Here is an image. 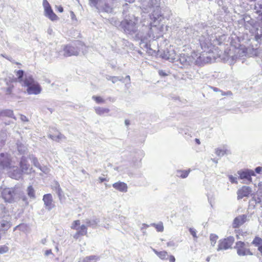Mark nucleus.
Returning <instances> with one entry per match:
<instances>
[{
  "label": "nucleus",
  "instance_id": "nucleus-18",
  "mask_svg": "<svg viewBox=\"0 0 262 262\" xmlns=\"http://www.w3.org/2000/svg\"><path fill=\"white\" fill-rule=\"evenodd\" d=\"M113 3H108L105 2L104 3H99V6H98L97 10L100 12H106L107 13H112L113 11Z\"/></svg>",
  "mask_w": 262,
  "mask_h": 262
},
{
  "label": "nucleus",
  "instance_id": "nucleus-39",
  "mask_svg": "<svg viewBox=\"0 0 262 262\" xmlns=\"http://www.w3.org/2000/svg\"><path fill=\"white\" fill-rule=\"evenodd\" d=\"M106 79L108 80L111 81L113 83H115L118 81H121L122 80L123 77L107 76Z\"/></svg>",
  "mask_w": 262,
  "mask_h": 262
},
{
  "label": "nucleus",
  "instance_id": "nucleus-7",
  "mask_svg": "<svg viewBox=\"0 0 262 262\" xmlns=\"http://www.w3.org/2000/svg\"><path fill=\"white\" fill-rule=\"evenodd\" d=\"M199 26H195L194 28L192 27H187L184 28L183 32V38L186 41H190L191 38H195L199 36V32L198 29Z\"/></svg>",
  "mask_w": 262,
  "mask_h": 262
},
{
  "label": "nucleus",
  "instance_id": "nucleus-25",
  "mask_svg": "<svg viewBox=\"0 0 262 262\" xmlns=\"http://www.w3.org/2000/svg\"><path fill=\"white\" fill-rule=\"evenodd\" d=\"M52 189L57 194L59 199L61 200L62 196H63V192L60 186L59 183L57 182H55L53 185H52Z\"/></svg>",
  "mask_w": 262,
  "mask_h": 262
},
{
  "label": "nucleus",
  "instance_id": "nucleus-46",
  "mask_svg": "<svg viewBox=\"0 0 262 262\" xmlns=\"http://www.w3.org/2000/svg\"><path fill=\"white\" fill-rule=\"evenodd\" d=\"M254 10L256 11L255 12L258 14H262V4L259 3L255 4L254 6Z\"/></svg>",
  "mask_w": 262,
  "mask_h": 262
},
{
  "label": "nucleus",
  "instance_id": "nucleus-11",
  "mask_svg": "<svg viewBox=\"0 0 262 262\" xmlns=\"http://www.w3.org/2000/svg\"><path fill=\"white\" fill-rule=\"evenodd\" d=\"M42 5L45 9V15L52 21L58 19L57 16L54 13L47 0H43Z\"/></svg>",
  "mask_w": 262,
  "mask_h": 262
},
{
  "label": "nucleus",
  "instance_id": "nucleus-15",
  "mask_svg": "<svg viewBox=\"0 0 262 262\" xmlns=\"http://www.w3.org/2000/svg\"><path fill=\"white\" fill-rule=\"evenodd\" d=\"M20 169L24 174H30L31 173L32 168L28 164L27 158L25 156H22L19 164Z\"/></svg>",
  "mask_w": 262,
  "mask_h": 262
},
{
  "label": "nucleus",
  "instance_id": "nucleus-36",
  "mask_svg": "<svg viewBox=\"0 0 262 262\" xmlns=\"http://www.w3.org/2000/svg\"><path fill=\"white\" fill-rule=\"evenodd\" d=\"M251 244L255 247H259V246L262 245V238L258 236H255Z\"/></svg>",
  "mask_w": 262,
  "mask_h": 262
},
{
  "label": "nucleus",
  "instance_id": "nucleus-27",
  "mask_svg": "<svg viewBox=\"0 0 262 262\" xmlns=\"http://www.w3.org/2000/svg\"><path fill=\"white\" fill-rule=\"evenodd\" d=\"M10 227L11 224L9 221L4 219L0 221V230L7 231Z\"/></svg>",
  "mask_w": 262,
  "mask_h": 262
},
{
  "label": "nucleus",
  "instance_id": "nucleus-2",
  "mask_svg": "<svg viewBox=\"0 0 262 262\" xmlns=\"http://www.w3.org/2000/svg\"><path fill=\"white\" fill-rule=\"evenodd\" d=\"M16 81L24 87H26V92L28 95H37L40 94L42 88L38 81L29 73H25L22 70L15 72Z\"/></svg>",
  "mask_w": 262,
  "mask_h": 262
},
{
  "label": "nucleus",
  "instance_id": "nucleus-51",
  "mask_svg": "<svg viewBox=\"0 0 262 262\" xmlns=\"http://www.w3.org/2000/svg\"><path fill=\"white\" fill-rule=\"evenodd\" d=\"M9 250V248L6 246L3 245L0 246V254H4L7 252Z\"/></svg>",
  "mask_w": 262,
  "mask_h": 262
},
{
  "label": "nucleus",
  "instance_id": "nucleus-1",
  "mask_svg": "<svg viewBox=\"0 0 262 262\" xmlns=\"http://www.w3.org/2000/svg\"><path fill=\"white\" fill-rule=\"evenodd\" d=\"M160 4V0H147L142 3V11L145 14L142 16L140 23L142 26L136 36L141 42L158 38L161 35L160 22L169 15L164 16L161 13Z\"/></svg>",
  "mask_w": 262,
  "mask_h": 262
},
{
  "label": "nucleus",
  "instance_id": "nucleus-3",
  "mask_svg": "<svg viewBox=\"0 0 262 262\" xmlns=\"http://www.w3.org/2000/svg\"><path fill=\"white\" fill-rule=\"evenodd\" d=\"M138 21L137 17L134 15L129 16L128 18L125 17L124 20L121 21V28L123 30L124 32L128 35L133 36L136 40H140V39L137 38V34L139 32L138 26L137 24Z\"/></svg>",
  "mask_w": 262,
  "mask_h": 262
},
{
  "label": "nucleus",
  "instance_id": "nucleus-23",
  "mask_svg": "<svg viewBox=\"0 0 262 262\" xmlns=\"http://www.w3.org/2000/svg\"><path fill=\"white\" fill-rule=\"evenodd\" d=\"M113 187L116 190L121 192H126L127 191V184L122 182H118L114 183Z\"/></svg>",
  "mask_w": 262,
  "mask_h": 262
},
{
  "label": "nucleus",
  "instance_id": "nucleus-57",
  "mask_svg": "<svg viewBox=\"0 0 262 262\" xmlns=\"http://www.w3.org/2000/svg\"><path fill=\"white\" fill-rule=\"evenodd\" d=\"M45 254L46 256H48L50 254H52V252L51 249L47 250L45 251Z\"/></svg>",
  "mask_w": 262,
  "mask_h": 262
},
{
  "label": "nucleus",
  "instance_id": "nucleus-10",
  "mask_svg": "<svg viewBox=\"0 0 262 262\" xmlns=\"http://www.w3.org/2000/svg\"><path fill=\"white\" fill-rule=\"evenodd\" d=\"M237 174L239 175V179L246 181L247 183L252 182V176H255V172L251 169H245L237 171Z\"/></svg>",
  "mask_w": 262,
  "mask_h": 262
},
{
  "label": "nucleus",
  "instance_id": "nucleus-13",
  "mask_svg": "<svg viewBox=\"0 0 262 262\" xmlns=\"http://www.w3.org/2000/svg\"><path fill=\"white\" fill-rule=\"evenodd\" d=\"M16 194L15 189L14 188H6L2 192V196L6 202H11Z\"/></svg>",
  "mask_w": 262,
  "mask_h": 262
},
{
  "label": "nucleus",
  "instance_id": "nucleus-41",
  "mask_svg": "<svg viewBox=\"0 0 262 262\" xmlns=\"http://www.w3.org/2000/svg\"><path fill=\"white\" fill-rule=\"evenodd\" d=\"M137 156H138V159L136 160H133L135 165H138L139 163L140 162L141 160L142 157L143 156V152L141 150H139L136 152Z\"/></svg>",
  "mask_w": 262,
  "mask_h": 262
},
{
  "label": "nucleus",
  "instance_id": "nucleus-63",
  "mask_svg": "<svg viewBox=\"0 0 262 262\" xmlns=\"http://www.w3.org/2000/svg\"><path fill=\"white\" fill-rule=\"evenodd\" d=\"M142 226H143V227L141 228V230H143V229H144V228H145V229H146V228H148V227H149V225H147V224H143L142 225Z\"/></svg>",
  "mask_w": 262,
  "mask_h": 262
},
{
  "label": "nucleus",
  "instance_id": "nucleus-19",
  "mask_svg": "<svg viewBox=\"0 0 262 262\" xmlns=\"http://www.w3.org/2000/svg\"><path fill=\"white\" fill-rule=\"evenodd\" d=\"M252 192V189L249 186H243L237 190V199L240 200L244 197L249 196Z\"/></svg>",
  "mask_w": 262,
  "mask_h": 262
},
{
  "label": "nucleus",
  "instance_id": "nucleus-28",
  "mask_svg": "<svg viewBox=\"0 0 262 262\" xmlns=\"http://www.w3.org/2000/svg\"><path fill=\"white\" fill-rule=\"evenodd\" d=\"M27 194L28 196L32 200H34L36 198L35 190L32 185H30L27 187L26 190Z\"/></svg>",
  "mask_w": 262,
  "mask_h": 262
},
{
  "label": "nucleus",
  "instance_id": "nucleus-31",
  "mask_svg": "<svg viewBox=\"0 0 262 262\" xmlns=\"http://www.w3.org/2000/svg\"><path fill=\"white\" fill-rule=\"evenodd\" d=\"M254 40L257 42L255 44L256 47L257 46L258 44H259L262 40V30H257L256 33L255 34Z\"/></svg>",
  "mask_w": 262,
  "mask_h": 262
},
{
  "label": "nucleus",
  "instance_id": "nucleus-17",
  "mask_svg": "<svg viewBox=\"0 0 262 262\" xmlns=\"http://www.w3.org/2000/svg\"><path fill=\"white\" fill-rule=\"evenodd\" d=\"M179 61L182 66L185 67L190 65L193 62L192 56L181 54L179 57L177 56V59L175 62Z\"/></svg>",
  "mask_w": 262,
  "mask_h": 262
},
{
  "label": "nucleus",
  "instance_id": "nucleus-48",
  "mask_svg": "<svg viewBox=\"0 0 262 262\" xmlns=\"http://www.w3.org/2000/svg\"><path fill=\"white\" fill-rule=\"evenodd\" d=\"M92 99L94 100H95L96 102V103H97L98 104L104 103L105 102L104 100L100 96H93L92 97Z\"/></svg>",
  "mask_w": 262,
  "mask_h": 262
},
{
  "label": "nucleus",
  "instance_id": "nucleus-4",
  "mask_svg": "<svg viewBox=\"0 0 262 262\" xmlns=\"http://www.w3.org/2000/svg\"><path fill=\"white\" fill-rule=\"evenodd\" d=\"M82 47L83 44L80 41H76L73 44L64 46L58 52L56 57L77 56Z\"/></svg>",
  "mask_w": 262,
  "mask_h": 262
},
{
  "label": "nucleus",
  "instance_id": "nucleus-34",
  "mask_svg": "<svg viewBox=\"0 0 262 262\" xmlns=\"http://www.w3.org/2000/svg\"><path fill=\"white\" fill-rule=\"evenodd\" d=\"M154 251L162 259H167L168 258V253L165 251L158 252L154 249Z\"/></svg>",
  "mask_w": 262,
  "mask_h": 262
},
{
  "label": "nucleus",
  "instance_id": "nucleus-56",
  "mask_svg": "<svg viewBox=\"0 0 262 262\" xmlns=\"http://www.w3.org/2000/svg\"><path fill=\"white\" fill-rule=\"evenodd\" d=\"M169 260L170 262H175L176 259L174 256L173 255H168Z\"/></svg>",
  "mask_w": 262,
  "mask_h": 262
},
{
  "label": "nucleus",
  "instance_id": "nucleus-43",
  "mask_svg": "<svg viewBox=\"0 0 262 262\" xmlns=\"http://www.w3.org/2000/svg\"><path fill=\"white\" fill-rule=\"evenodd\" d=\"M110 21V23L112 25H114V26H115L116 27L119 26L121 28V21H120L117 18H112L111 19V20Z\"/></svg>",
  "mask_w": 262,
  "mask_h": 262
},
{
  "label": "nucleus",
  "instance_id": "nucleus-38",
  "mask_svg": "<svg viewBox=\"0 0 262 262\" xmlns=\"http://www.w3.org/2000/svg\"><path fill=\"white\" fill-rule=\"evenodd\" d=\"M252 50L254 55L260 58L262 61V49L257 48H254L252 45Z\"/></svg>",
  "mask_w": 262,
  "mask_h": 262
},
{
  "label": "nucleus",
  "instance_id": "nucleus-9",
  "mask_svg": "<svg viewBox=\"0 0 262 262\" xmlns=\"http://www.w3.org/2000/svg\"><path fill=\"white\" fill-rule=\"evenodd\" d=\"M158 52L161 58L169 60L170 62H174L177 59L176 52L171 48H166L162 51L159 50Z\"/></svg>",
  "mask_w": 262,
  "mask_h": 262
},
{
  "label": "nucleus",
  "instance_id": "nucleus-30",
  "mask_svg": "<svg viewBox=\"0 0 262 262\" xmlns=\"http://www.w3.org/2000/svg\"><path fill=\"white\" fill-rule=\"evenodd\" d=\"M190 170H178L176 171V176L178 177L184 179L188 177Z\"/></svg>",
  "mask_w": 262,
  "mask_h": 262
},
{
  "label": "nucleus",
  "instance_id": "nucleus-32",
  "mask_svg": "<svg viewBox=\"0 0 262 262\" xmlns=\"http://www.w3.org/2000/svg\"><path fill=\"white\" fill-rule=\"evenodd\" d=\"M95 110L96 113L99 115H102L104 114L108 113L110 112V110L108 108L101 107H95Z\"/></svg>",
  "mask_w": 262,
  "mask_h": 262
},
{
  "label": "nucleus",
  "instance_id": "nucleus-29",
  "mask_svg": "<svg viewBox=\"0 0 262 262\" xmlns=\"http://www.w3.org/2000/svg\"><path fill=\"white\" fill-rule=\"evenodd\" d=\"M215 153L217 156H219L220 157H222L224 156L225 155L229 154L230 152L229 150H228L227 149H225V148L222 149V148H217L215 149Z\"/></svg>",
  "mask_w": 262,
  "mask_h": 262
},
{
  "label": "nucleus",
  "instance_id": "nucleus-5",
  "mask_svg": "<svg viewBox=\"0 0 262 262\" xmlns=\"http://www.w3.org/2000/svg\"><path fill=\"white\" fill-rule=\"evenodd\" d=\"M207 31L208 30L206 29V28H203L201 31L202 34L199 39L200 47L204 52H208L209 49L212 46L211 39L207 32Z\"/></svg>",
  "mask_w": 262,
  "mask_h": 262
},
{
  "label": "nucleus",
  "instance_id": "nucleus-47",
  "mask_svg": "<svg viewBox=\"0 0 262 262\" xmlns=\"http://www.w3.org/2000/svg\"><path fill=\"white\" fill-rule=\"evenodd\" d=\"M218 239V236L214 234H211L210 235V240L212 246H214L216 243L217 239Z\"/></svg>",
  "mask_w": 262,
  "mask_h": 262
},
{
  "label": "nucleus",
  "instance_id": "nucleus-8",
  "mask_svg": "<svg viewBox=\"0 0 262 262\" xmlns=\"http://www.w3.org/2000/svg\"><path fill=\"white\" fill-rule=\"evenodd\" d=\"M238 24L242 26H243L246 30H249L250 32L254 28L255 21L252 18L250 15L245 14L238 20Z\"/></svg>",
  "mask_w": 262,
  "mask_h": 262
},
{
  "label": "nucleus",
  "instance_id": "nucleus-52",
  "mask_svg": "<svg viewBox=\"0 0 262 262\" xmlns=\"http://www.w3.org/2000/svg\"><path fill=\"white\" fill-rule=\"evenodd\" d=\"M189 231L194 238L196 239L198 238V236L196 235V231L195 229L193 228H190L189 229Z\"/></svg>",
  "mask_w": 262,
  "mask_h": 262
},
{
  "label": "nucleus",
  "instance_id": "nucleus-16",
  "mask_svg": "<svg viewBox=\"0 0 262 262\" xmlns=\"http://www.w3.org/2000/svg\"><path fill=\"white\" fill-rule=\"evenodd\" d=\"M8 175L10 177L15 180H19L22 178L24 173L17 166H13L9 168Z\"/></svg>",
  "mask_w": 262,
  "mask_h": 262
},
{
  "label": "nucleus",
  "instance_id": "nucleus-37",
  "mask_svg": "<svg viewBox=\"0 0 262 262\" xmlns=\"http://www.w3.org/2000/svg\"><path fill=\"white\" fill-rule=\"evenodd\" d=\"M17 150L19 154H24L27 150V147L22 143H17Z\"/></svg>",
  "mask_w": 262,
  "mask_h": 262
},
{
  "label": "nucleus",
  "instance_id": "nucleus-22",
  "mask_svg": "<svg viewBox=\"0 0 262 262\" xmlns=\"http://www.w3.org/2000/svg\"><path fill=\"white\" fill-rule=\"evenodd\" d=\"M247 215L243 214L235 217L233 221L232 226L233 228H238L246 222Z\"/></svg>",
  "mask_w": 262,
  "mask_h": 262
},
{
  "label": "nucleus",
  "instance_id": "nucleus-59",
  "mask_svg": "<svg viewBox=\"0 0 262 262\" xmlns=\"http://www.w3.org/2000/svg\"><path fill=\"white\" fill-rule=\"evenodd\" d=\"M5 143V139L0 140V148H2L4 145Z\"/></svg>",
  "mask_w": 262,
  "mask_h": 262
},
{
  "label": "nucleus",
  "instance_id": "nucleus-35",
  "mask_svg": "<svg viewBox=\"0 0 262 262\" xmlns=\"http://www.w3.org/2000/svg\"><path fill=\"white\" fill-rule=\"evenodd\" d=\"M30 159L31 160L32 163H33L34 166L39 168L41 171L44 172V170L43 169H42L37 158L33 156H32Z\"/></svg>",
  "mask_w": 262,
  "mask_h": 262
},
{
  "label": "nucleus",
  "instance_id": "nucleus-6",
  "mask_svg": "<svg viewBox=\"0 0 262 262\" xmlns=\"http://www.w3.org/2000/svg\"><path fill=\"white\" fill-rule=\"evenodd\" d=\"M249 247V243H245L242 241L237 242L234 248L236 250L237 254L240 256L246 255H253V253Z\"/></svg>",
  "mask_w": 262,
  "mask_h": 262
},
{
  "label": "nucleus",
  "instance_id": "nucleus-20",
  "mask_svg": "<svg viewBox=\"0 0 262 262\" xmlns=\"http://www.w3.org/2000/svg\"><path fill=\"white\" fill-rule=\"evenodd\" d=\"M83 222L88 227L95 229L100 222V219L99 217L94 216L90 218L85 219L83 220Z\"/></svg>",
  "mask_w": 262,
  "mask_h": 262
},
{
  "label": "nucleus",
  "instance_id": "nucleus-64",
  "mask_svg": "<svg viewBox=\"0 0 262 262\" xmlns=\"http://www.w3.org/2000/svg\"><path fill=\"white\" fill-rule=\"evenodd\" d=\"M257 250L260 252L262 255V245H261V246H259V247L257 248Z\"/></svg>",
  "mask_w": 262,
  "mask_h": 262
},
{
  "label": "nucleus",
  "instance_id": "nucleus-12",
  "mask_svg": "<svg viewBox=\"0 0 262 262\" xmlns=\"http://www.w3.org/2000/svg\"><path fill=\"white\" fill-rule=\"evenodd\" d=\"M234 242V238L233 236H229L223 240H220L218 245L217 250H227L231 247V246Z\"/></svg>",
  "mask_w": 262,
  "mask_h": 262
},
{
  "label": "nucleus",
  "instance_id": "nucleus-42",
  "mask_svg": "<svg viewBox=\"0 0 262 262\" xmlns=\"http://www.w3.org/2000/svg\"><path fill=\"white\" fill-rule=\"evenodd\" d=\"M87 226L86 225H82L80 227V230L78 231L79 233L80 234L81 236L86 235L87 234Z\"/></svg>",
  "mask_w": 262,
  "mask_h": 262
},
{
  "label": "nucleus",
  "instance_id": "nucleus-14",
  "mask_svg": "<svg viewBox=\"0 0 262 262\" xmlns=\"http://www.w3.org/2000/svg\"><path fill=\"white\" fill-rule=\"evenodd\" d=\"M11 157L7 153L0 154V167L3 169L10 168Z\"/></svg>",
  "mask_w": 262,
  "mask_h": 262
},
{
  "label": "nucleus",
  "instance_id": "nucleus-24",
  "mask_svg": "<svg viewBox=\"0 0 262 262\" xmlns=\"http://www.w3.org/2000/svg\"><path fill=\"white\" fill-rule=\"evenodd\" d=\"M48 137L53 140V141H55L57 142L64 141L67 139L66 136L63 134H61L60 133H58V134L57 135L49 134L48 135Z\"/></svg>",
  "mask_w": 262,
  "mask_h": 262
},
{
  "label": "nucleus",
  "instance_id": "nucleus-62",
  "mask_svg": "<svg viewBox=\"0 0 262 262\" xmlns=\"http://www.w3.org/2000/svg\"><path fill=\"white\" fill-rule=\"evenodd\" d=\"M202 55H201L199 58H197V59L195 61V62L196 63V64H200V61H199V60H201V58H202V56H201Z\"/></svg>",
  "mask_w": 262,
  "mask_h": 262
},
{
  "label": "nucleus",
  "instance_id": "nucleus-53",
  "mask_svg": "<svg viewBox=\"0 0 262 262\" xmlns=\"http://www.w3.org/2000/svg\"><path fill=\"white\" fill-rule=\"evenodd\" d=\"M228 178L231 183L237 184L236 177H233L232 175H229Z\"/></svg>",
  "mask_w": 262,
  "mask_h": 262
},
{
  "label": "nucleus",
  "instance_id": "nucleus-60",
  "mask_svg": "<svg viewBox=\"0 0 262 262\" xmlns=\"http://www.w3.org/2000/svg\"><path fill=\"white\" fill-rule=\"evenodd\" d=\"M80 235V234L79 233V231H77L75 235H74V238L77 239L79 236Z\"/></svg>",
  "mask_w": 262,
  "mask_h": 262
},
{
  "label": "nucleus",
  "instance_id": "nucleus-50",
  "mask_svg": "<svg viewBox=\"0 0 262 262\" xmlns=\"http://www.w3.org/2000/svg\"><path fill=\"white\" fill-rule=\"evenodd\" d=\"M80 221L79 220H76L75 221L71 226V228L75 230H78L79 228L78 227L80 225Z\"/></svg>",
  "mask_w": 262,
  "mask_h": 262
},
{
  "label": "nucleus",
  "instance_id": "nucleus-26",
  "mask_svg": "<svg viewBox=\"0 0 262 262\" xmlns=\"http://www.w3.org/2000/svg\"><path fill=\"white\" fill-rule=\"evenodd\" d=\"M215 2L219 7H222L225 12H227L228 4L230 3V0H215Z\"/></svg>",
  "mask_w": 262,
  "mask_h": 262
},
{
  "label": "nucleus",
  "instance_id": "nucleus-58",
  "mask_svg": "<svg viewBox=\"0 0 262 262\" xmlns=\"http://www.w3.org/2000/svg\"><path fill=\"white\" fill-rule=\"evenodd\" d=\"M12 87L9 86L7 89L6 93L7 94H10L12 92Z\"/></svg>",
  "mask_w": 262,
  "mask_h": 262
},
{
  "label": "nucleus",
  "instance_id": "nucleus-49",
  "mask_svg": "<svg viewBox=\"0 0 262 262\" xmlns=\"http://www.w3.org/2000/svg\"><path fill=\"white\" fill-rule=\"evenodd\" d=\"M261 198L259 196H253L252 199L250 201V202L252 203L254 202L255 204L260 203L261 202Z\"/></svg>",
  "mask_w": 262,
  "mask_h": 262
},
{
  "label": "nucleus",
  "instance_id": "nucleus-33",
  "mask_svg": "<svg viewBox=\"0 0 262 262\" xmlns=\"http://www.w3.org/2000/svg\"><path fill=\"white\" fill-rule=\"evenodd\" d=\"M99 257L96 255H90L85 257L81 262H96Z\"/></svg>",
  "mask_w": 262,
  "mask_h": 262
},
{
  "label": "nucleus",
  "instance_id": "nucleus-54",
  "mask_svg": "<svg viewBox=\"0 0 262 262\" xmlns=\"http://www.w3.org/2000/svg\"><path fill=\"white\" fill-rule=\"evenodd\" d=\"M255 172L257 173H261L262 172V167L260 166L256 167L255 169Z\"/></svg>",
  "mask_w": 262,
  "mask_h": 262
},
{
  "label": "nucleus",
  "instance_id": "nucleus-40",
  "mask_svg": "<svg viewBox=\"0 0 262 262\" xmlns=\"http://www.w3.org/2000/svg\"><path fill=\"white\" fill-rule=\"evenodd\" d=\"M151 226H154L156 228V230L158 232H162L164 230V226L162 222H160L158 224L152 223L150 224Z\"/></svg>",
  "mask_w": 262,
  "mask_h": 262
},
{
  "label": "nucleus",
  "instance_id": "nucleus-61",
  "mask_svg": "<svg viewBox=\"0 0 262 262\" xmlns=\"http://www.w3.org/2000/svg\"><path fill=\"white\" fill-rule=\"evenodd\" d=\"M99 180H100V183H102V182H103L104 181H106V178H102V177H99Z\"/></svg>",
  "mask_w": 262,
  "mask_h": 262
},
{
  "label": "nucleus",
  "instance_id": "nucleus-55",
  "mask_svg": "<svg viewBox=\"0 0 262 262\" xmlns=\"http://www.w3.org/2000/svg\"><path fill=\"white\" fill-rule=\"evenodd\" d=\"M20 119H21V120L22 121H24V122H27V121H28V118L25 116L23 115H20Z\"/></svg>",
  "mask_w": 262,
  "mask_h": 262
},
{
  "label": "nucleus",
  "instance_id": "nucleus-44",
  "mask_svg": "<svg viewBox=\"0 0 262 262\" xmlns=\"http://www.w3.org/2000/svg\"><path fill=\"white\" fill-rule=\"evenodd\" d=\"M99 3H101L100 0H89V4L91 7L97 8L99 6Z\"/></svg>",
  "mask_w": 262,
  "mask_h": 262
},
{
  "label": "nucleus",
  "instance_id": "nucleus-21",
  "mask_svg": "<svg viewBox=\"0 0 262 262\" xmlns=\"http://www.w3.org/2000/svg\"><path fill=\"white\" fill-rule=\"evenodd\" d=\"M42 200L44 202L45 207L48 210H51L55 205L53 203L52 196L50 193L46 194L43 195Z\"/></svg>",
  "mask_w": 262,
  "mask_h": 262
},
{
  "label": "nucleus",
  "instance_id": "nucleus-45",
  "mask_svg": "<svg viewBox=\"0 0 262 262\" xmlns=\"http://www.w3.org/2000/svg\"><path fill=\"white\" fill-rule=\"evenodd\" d=\"M3 116H7L9 117H13V112L12 110H7L3 111L1 113Z\"/></svg>",
  "mask_w": 262,
  "mask_h": 262
}]
</instances>
